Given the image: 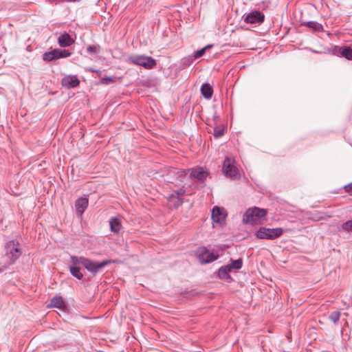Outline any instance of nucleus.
<instances>
[{"label":"nucleus","instance_id":"7ed1b4c3","mask_svg":"<svg viewBox=\"0 0 352 352\" xmlns=\"http://www.w3.org/2000/svg\"><path fill=\"white\" fill-rule=\"evenodd\" d=\"M22 254L20 244L17 241H10L5 246V254L3 259L7 260V265L14 264Z\"/></svg>","mask_w":352,"mask_h":352},{"label":"nucleus","instance_id":"5701e85b","mask_svg":"<svg viewBox=\"0 0 352 352\" xmlns=\"http://www.w3.org/2000/svg\"><path fill=\"white\" fill-rule=\"evenodd\" d=\"M230 261L231 263L227 265L230 270H232V269L240 270L243 266V259L241 258L237 260H233L231 258Z\"/></svg>","mask_w":352,"mask_h":352},{"label":"nucleus","instance_id":"f8f14e48","mask_svg":"<svg viewBox=\"0 0 352 352\" xmlns=\"http://www.w3.org/2000/svg\"><path fill=\"white\" fill-rule=\"evenodd\" d=\"M227 214L223 208L214 206L212 210V219L217 223H222L226 221Z\"/></svg>","mask_w":352,"mask_h":352},{"label":"nucleus","instance_id":"423d86ee","mask_svg":"<svg viewBox=\"0 0 352 352\" xmlns=\"http://www.w3.org/2000/svg\"><path fill=\"white\" fill-rule=\"evenodd\" d=\"M284 233L283 228H268L261 227L255 232V236L259 239L275 240L281 236Z\"/></svg>","mask_w":352,"mask_h":352},{"label":"nucleus","instance_id":"9d476101","mask_svg":"<svg viewBox=\"0 0 352 352\" xmlns=\"http://www.w3.org/2000/svg\"><path fill=\"white\" fill-rule=\"evenodd\" d=\"M265 21V14L258 10H253L244 17V22L246 23L261 24Z\"/></svg>","mask_w":352,"mask_h":352},{"label":"nucleus","instance_id":"6ab92c4d","mask_svg":"<svg viewBox=\"0 0 352 352\" xmlns=\"http://www.w3.org/2000/svg\"><path fill=\"white\" fill-rule=\"evenodd\" d=\"M201 95L207 100L212 98L213 88L209 83H204L200 88Z\"/></svg>","mask_w":352,"mask_h":352},{"label":"nucleus","instance_id":"1a4fd4ad","mask_svg":"<svg viewBox=\"0 0 352 352\" xmlns=\"http://www.w3.org/2000/svg\"><path fill=\"white\" fill-rule=\"evenodd\" d=\"M78 256H71V265H69V271L73 276L78 280H81L83 278V274L81 272V269L78 267L81 262L79 261Z\"/></svg>","mask_w":352,"mask_h":352},{"label":"nucleus","instance_id":"f257e3e1","mask_svg":"<svg viewBox=\"0 0 352 352\" xmlns=\"http://www.w3.org/2000/svg\"><path fill=\"white\" fill-rule=\"evenodd\" d=\"M190 172L189 178L195 179L198 182H204L208 176V172L204 170L201 166H196L190 169H178L173 168L170 173L177 176L180 182H183V179L187 175V173Z\"/></svg>","mask_w":352,"mask_h":352},{"label":"nucleus","instance_id":"72a5a7b5","mask_svg":"<svg viewBox=\"0 0 352 352\" xmlns=\"http://www.w3.org/2000/svg\"><path fill=\"white\" fill-rule=\"evenodd\" d=\"M344 189H345L346 192H352V182L344 186Z\"/></svg>","mask_w":352,"mask_h":352},{"label":"nucleus","instance_id":"a878e982","mask_svg":"<svg viewBox=\"0 0 352 352\" xmlns=\"http://www.w3.org/2000/svg\"><path fill=\"white\" fill-rule=\"evenodd\" d=\"M226 131V129L224 127H219L216 126L214 128L213 135L215 138H219L223 136Z\"/></svg>","mask_w":352,"mask_h":352},{"label":"nucleus","instance_id":"c85d7f7f","mask_svg":"<svg viewBox=\"0 0 352 352\" xmlns=\"http://www.w3.org/2000/svg\"><path fill=\"white\" fill-rule=\"evenodd\" d=\"M342 230L346 232H352V220L346 221L342 225Z\"/></svg>","mask_w":352,"mask_h":352},{"label":"nucleus","instance_id":"0eeeda50","mask_svg":"<svg viewBox=\"0 0 352 352\" xmlns=\"http://www.w3.org/2000/svg\"><path fill=\"white\" fill-rule=\"evenodd\" d=\"M195 255L200 263L208 264L217 260L219 257L217 252H210L205 246L199 247L195 251Z\"/></svg>","mask_w":352,"mask_h":352},{"label":"nucleus","instance_id":"b1692460","mask_svg":"<svg viewBox=\"0 0 352 352\" xmlns=\"http://www.w3.org/2000/svg\"><path fill=\"white\" fill-rule=\"evenodd\" d=\"M194 60L193 56H187L184 57L181 60L179 64V68L181 69H184L185 68L189 67Z\"/></svg>","mask_w":352,"mask_h":352},{"label":"nucleus","instance_id":"c756f323","mask_svg":"<svg viewBox=\"0 0 352 352\" xmlns=\"http://www.w3.org/2000/svg\"><path fill=\"white\" fill-rule=\"evenodd\" d=\"M116 82V78L113 76L111 77H102L100 80V82L104 85H108Z\"/></svg>","mask_w":352,"mask_h":352},{"label":"nucleus","instance_id":"4468645a","mask_svg":"<svg viewBox=\"0 0 352 352\" xmlns=\"http://www.w3.org/2000/svg\"><path fill=\"white\" fill-rule=\"evenodd\" d=\"M80 80L76 76H68L62 79V85L67 89H72L78 87Z\"/></svg>","mask_w":352,"mask_h":352},{"label":"nucleus","instance_id":"f3484780","mask_svg":"<svg viewBox=\"0 0 352 352\" xmlns=\"http://www.w3.org/2000/svg\"><path fill=\"white\" fill-rule=\"evenodd\" d=\"M231 272L228 265L221 267L217 272V276L220 279H223L230 283L233 280L229 273Z\"/></svg>","mask_w":352,"mask_h":352},{"label":"nucleus","instance_id":"f704fd0d","mask_svg":"<svg viewBox=\"0 0 352 352\" xmlns=\"http://www.w3.org/2000/svg\"><path fill=\"white\" fill-rule=\"evenodd\" d=\"M9 265H7V260H5L4 265L0 267V273L3 272Z\"/></svg>","mask_w":352,"mask_h":352},{"label":"nucleus","instance_id":"39448f33","mask_svg":"<svg viewBox=\"0 0 352 352\" xmlns=\"http://www.w3.org/2000/svg\"><path fill=\"white\" fill-rule=\"evenodd\" d=\"M127 62L146 69H151L157 65L156 60L153 57L144 55H131L128 58Z\"/></svg>","mask_w":352,"mask_h":352},{"label":"nucleus","instance_id":"2eb2a0df","mask_svg":"<svg viewBox=\"0 0 352 352\" xmlns=\"http://www.w3.org/2000/svg\"><path fill=\"white\" fill-rule=\"evenodd\" d=\"M89 204V200L86 197H81L75 202V208L76 212L80 216L84 213Z\"/></svg>","mask_w":352,"mask_h":352},{"label":"nucleus","instance_id":"ddd939ff","mask_svg":"<svg viewBox=\"0 0 352 352\" xmlns=\"http://www.w3.org/2000/svg\"><path fill=\"white\" fill-rule=\"evenodd\" d=\"M300 26H305L311 32H322L324 31L322 25L317 21H307L304 19H300Z\"/></svg>","mask_w":352,"mask_h":352},{"label":"nucleus","instance_id":"20e7f679","mask_svg":"<svg viewBox=\"0 0 352 352\" xmlns=\"http://www.w3.org/2000/svg\"><path fill=\"white\" fill-rule=\"evenodd\" d=\"M222 173L232 180H236L241 178V173L236 166L234 158L226 157L223 162Z\"/></svg>","mask_w":352,"mask_h":352},{"label":"nucleus","instance_id":"2f4dec72","mask_svg":"<svg viewBox=\"0 0 352 352\" xmlns=\"http://www.w3.org/2000/svg\"><path fill=\"white\" fill-rule=\"evenodd\" d=\"M173 193L181 197V196L185 195L186 190L183 188H181L178 190H174Z\"/></svg>","mask_w":352,"mask_h":352},{"label":"nucleus","instance_id":"f03ea898","mask_svg":"<svg viewBox=\"0 0 352 352\" xmlns=\"http://www.w3.org/2000/svg\"><path fill=\"white\" fill-rule=\"evenodd\" d=\"M267 210L260 208L258 207H252L248 208L243 217V222L245 224L251 226L260 225L266 221V216L267 214Z\"/></svg>","mask_w":352,"mask_h":352},{"label":"nucleus","instance_id":"aec40b11","mask_svg":"<svg viewBox=\"0 0 352 352\" xmlns=\"http://www.w3.org/2000/svg\"><path fill=\"white\" fill-rule=\"evenodd\" d=\"M58 49H54L51 50L50 52H45L43 54V60L45 62H51L54 60H58Z\"/></svg>","mask_w":352,"mask_h":352},{"label":"nucleus","instance_id":"6e6552de","mask_svg":"<svg viewBox=\"0 0 352 352\" xmlns=\"http://www.w3.org/2000/svg\"><path fill=\"white\" fill-rule=\"evenodd\" d=\"M79 261L81 262V265H82L94 276L96 275L100 269L114 262L110 259L104 260L102 262H95L83 256H80Z\"/></svg>","mask_w":352,"mask_h":352},{"label":"nucleus","instance_id":"412c9836","mask_svg":"<svg viewBox=\"0 0 352 352\" xmlns=\"http://www.w3.org/2000/svg\"><path fill=\"white\" fill-rule=\"evenodd\" d=\"M167 199L169 202L172 203V204L175 208H177L179 206H182L184 202L183 198L177 196L174 193L170 195L168 197Z\"/></svg>","mask_w":352,"mask_h":352},{"label":"nucleus","instance_id":"4be33fe9","mask_svg":"<svg viewBox=\"0 0 352 352\" xmlns=\"http://www.w3.org/2000/svg\"><path fill=\"white\" fill-rule=\"evenodd\" d=\"M65 305L63 298L60 296H56L53 297L50 303V307L62 308Z\"/></svg>","mask_w":352,"mask_h":352},{"label":"nucleus","instance_id":"9b49d317","mask_svg":"<svg viewBox=\"0 0 352 352\" xmlns=\"http://www.w3.org/2000/svg\"><path fill=\"white\" fill-rule=\"evenodd\" d=\"M333 54L352 60V49L349 46H335L333 49Z\"/></svg>","mask_w":352,"mask_h":352},{"label":"nucleus","instance_id":"cd10ccee","mask_svg":"<svg viewBox=\"0 0 352 352\" xmlns=\"http://www.w3.org/2000/svg\"><path fill=\"white\" fill-rule=\"evenodd\" d=\"M58 58H67L72 55V52H70L68 50L58 49Z\"/></svg>","mask_w":352,"mask_h":352},{"label":"nucleus","instance_id":"dca6fc26","mask_svg":"<svg viewBox=\"0 0 352 352\" xmlns=\"http://www.w3.org/2000/svg\"><path fill=\"white\" fill-rule=\"evenodd\" d=\"M74 43V40L67 32L60 34L58 38V44L60 47L71 46Z\"/></svg>","mask_w":352,"mask_h":352},{"label":"nucleus","instance_id":"473e14b6","mask_svg":"<svg viewBox=\"0 0 352 352\" xmlns=\"http://www.w3.org/2000/svg\"><path fill=\"white\" fill-rule=\"evenodd\" d=\"M87 71L89 72H93V73H96L97 74V75L100 77L102 74V72L100 70H98V69H93V68H89L87 69Z\"/></svg>","mask_w":352,"mask_h":352},{"label":"nucleus","instance_id":"a211bd4d","mask_svg":"<svg viewBox=\"0 0 352 352\" xmlns=\"http://www.w3.org/2000/svg\"><path fill=\"white\" fill-rule=\"evenodd\" d=\"M109 226L111 231L116 234H118L122 228L121 221L118 217H112L109 220Z\"/></svg>","mask_w":352,"mask_h":352},{"label":"nucleus","instance_id":"7c9ffc66","mask_svg":"<svg viewBox=\"0 0 352 352\" xmlns=\"http://www.w3.org/2000/svg\"><path fill=\"white\" fill-rule=\"evenodd\" d=\"M87 51L90 54H91L93 53H96L97 52V47L95 45H89L87 47Z\"/></svg>","mask_w":352,"mask_h":352},{"label":"nucleus","instance_id":"393cba45","mask_svg":"<svg viewBox=\"0 0 352 352\" xmlns=\"http://www.w3.org/2000/svg\"><path fill=\"white\" fill-rule=\"evenodd\" d=\"M212 47H213V45L209 44V45H207L206 46H205L204 47L201 48V50L195 52L193 54V56H192L194 59H197V58L202 56L206 53V51L208 49H210Z\"/></svg>","mask_w":352,"mask_h":352},{"label":"nucleus","instance_id":"bb28decb","mask_svg":"<svg viewBox=\"0 0 352 352\" xmlns=\"http://www.w3.org/2000/svg\"><path fill=\"white\" fill-rule=\"evenodd\" d=\"M340 318V312L339 311H332L329 318L333 322L334 324H336L339 321Z\"/></svg>","mask_w":352,"mask_h":352}]
</instances>
